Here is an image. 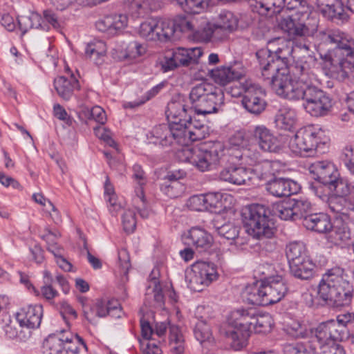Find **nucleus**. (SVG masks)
Returning <instances> with one entry per match:
<instances>
[{"mask_svg": "<svg viewBox=\"0 0 354 354\" xmlns=\"http://www.w3.org/2000/svg\"><path fill=\"white\" fill-rule=\"evenodd\" d=\"M161 191L168 197L175 198L180 196L185 187L179 180L165 181L160 186Z\"/></svg>", "mask_w": 354, "mask_h": 354, "instance_id": "obj_48", "label": "nucleus"}, {"mask_svg": "<svg viewBox=\"0 0 354 354\" xmlns=\"http://www.w3.org/2000/svg\"><path fill=\"white\" fill-rule=\"evenodd\" d=\"M309 171L315 180L326 185L333 183L339 176L335 165L328 161H316L310 164Z\"/></svg>", "mask_w": 354, "mask_h": 354, "instance_id": "obj_20", "label": "nucleus"}, {"mask_svg": "<svg viewBox=\"0 0 354 354\" xmlns=\"http://www.w3.org/2000/svg\"><path fill=\"white\" fill-rule=\"evenodd\" d=\"M64 347V330L59 335H50L44 343L46 354H62Z\"/></svg>", "mask_w": 354, "mask_h": 354, "instance_id": "obj_42", "label": "nucleus"}, {"mask_svg": "<svg viewBox=\"0 0 354 354\" xmlns=\"http://www.w3.org/2000/svg\"><path fill=\"white\" fill-rule=\"evenodd\" d=\"M211 76L214 82L221 86H225L227 84L234 80H241L242 88H252L254 83L251 80L243 77L241 74L236 71L232 67L222 66L212 70Z\"/></svg>", "mask_w": 354, "mask_h": 354, "instance_id": "obj_17", "label": "nucleus"}, {"mask_svg": "<svg viewBox=\"0 0 354 354\" xmlns=\"http://www.w3.org/2000/svg\"><path fill=\"white\" fill-rule=\"evenodd\" d=\"M330 241L337 245H342L351 239V232L348 226L339 221L329 231Z\"/></svg>", "mask_w": 354, "mask_h": 354, "instance_id": "obj_34", "label": "nucleus"}, {"mask_svg": "<svg viewBox=\"0 0 354 354\" xmlns=\"http://www.w3.org/2000/svg\"><path fill=\"white\" fill-rule=\"evenodd\" d=\"M297 120L296 112L287 107L280 109L274 119L278 128L288 131H290L295 127Z\"/></svg>", "mask_w": 354, "mask_h": 354, "instance_id": "obj_31", "label": "nucleus"}, {"mask_svg": "<svg viewBox=\"0 0 354 354\" xmlns=\"http://www.w3.org/2000/svg\"><path fill=\"white\" fill-rule=\"evenodd\" d=\"M252 146H250L243 151H242L241 155L239 157L240 159L245 162L248 165H256L258 164V161L260 158V153L256 149H252Z\"/></svg>", "mask_w": 354, "mask_h": 354, "instance_id": "obj_64", "label": "nucleus"}, {"mask_svg": "<svg viewBox=\"0 0 354 354\" xmlns=\"http://www.w3.org/2000/svg\"><path fill=\"white\" fill-rule=\"evenodd\" d=\"M183 10L190 14H198L206 9L211 0H178Z\"/></svg>", "mask_w": 354, "mask_h": 354, "instance_id": "obj_47", "label": "nucleus"}, {"mask_svg": "<svg viewBox=\"0 0 354 354\" xmlns=\"http://www.w3.org/2000/svg\"><path fill=\"white\" fill-rule=\"evenodd\" d=\"M286 254L288 259L289 265L308 259L306 255L304 244L299 241H293L287 245Z\"/></svg>", "mask_w": 354, "mask_h": 354, "instance_id": "obj_39", "label": "nucleus"}, {"mask_svg": "<svg viewBox=\"0 0 354 354\" xmlns=\"http://www.w3.org/2000/svg\"><path fill=\"white\" fill-rule=\"evenodd\" d=\"M290 200L296 219L301 217L304 218L308 214V212L311 210V204L307 200L295 198Z\"/></svg>", "mask_w": 354, "mask_h": 354, "instance_id": "obj_56", "label": "nucleus"}, {"mask_svg": "<svg viewBox=\"0 0 354 354\" xmlns=\"http://www.w3.org/2000/svg\"><path fill=\"white\" fill-rule=\"evenodd\" d=\"M55 88H79L81 85L79 81L73 76L71 75L70 80H67L63 76L58 77L54 80Z\"/></svg>", "mask_w": 354, "mask_h": 354, "instance_id": "obj_60", "label": "nucleus"}, {"mask_svg": "<svg viewBox=\"0 0 354 354\" xmlns=\"http://www.w3.org/2000/svg\"><path fill=\"white\" fill-rule=\"evenodd\" d=\"M328 186L330 187V189H333L337 195L341 197L346 196L350 194H352L351 185L347 181L339 178V176L333 183H330Z\"/></svg>", "mask_w": 354, "mask_h": 354, "instance_id": "obj_58", "label": "nucleus"}, {"mask_svg": "<svg viewBox=\"0 0 354 354\" xmlns=\"http://www.w3.org/2000/svg\"><path fill=\"white\" fill-rule=\"evenodd\" d=\"M184 244L193 247L201 252L209 249L212 245V236L205 230L200 227H192L182 236Z\"/></svg>", "mask_w": 354, "mask_h": 354, "instance_id": "obj_16", "label": "nucleus"}, {"mask_svg": "<svg viewBox=\"0 0 354 354\" xmlns=\"http://www.w3.org/2000/svg\"><path fill=\"white\" fill-rule=\"evenodd\" d=\"M215 26L218 31L224 30L232 32L237 28L238 19L232 12L229 11L223 12L219 15L218 20Z\"/></svg>", "mask_w": 354, "mask_h": 354, "instance_id": "obj_45", "label": "nucleus"}, {"mask_svg": "<svg viewBox=\"0 0 354 354\" xmlns=\"http://www.w3.org/2000/svg\"><path fill=\"white\" fill-rule=\"evenodd\" d=\"M41 21V16L36 12H30L28 15L18 17V24L23 34L26 33L28 29L39 28Z\"/></svg>", "mask_w": 354, "mask_h": 354, "instance_id": "obj_46", "label": "nucleus"}, {"mask_svg": "<svg viewBox=\"0 0 354 354\" xmlns=\"http://www.w3.org/2000/svg\"><path fill=\"white\" fill-rule=\"evenodd\" d=\"M165 19L171 26V34L170 35V41L178 37L176 35L178 31L180 32H194L196 27L197 21L194 19L183 15H178L172 20Z\"/></svg>", "mask_w": 354, "mask_h": 354, "instance_id": "obj_28", "label": "nucleus"}, {"mask_svg": "<svg viewBox=\"0 0 354 354\" xmlns=\"http://www.w3.org/2000/svg\"><path fill=\"white\" fill-rule=\"evenodd\" d=\"M284 4L285 0H254L251 6L259 15L271 17L273 14L279 12Z\"/></svg>", "mask_w": 354, "mask_h": 354, "instance_id": "obj_30", "label": "nucleus"}, {"mask_svg": "<svg viewBox=\"0 0 354 354\" xmlns=\"http://www.w3.org/2000/svg\"><path fill=\"white\" fill-rule=\"evenodd\" d=\"M324 131L309 126L299 129L289 142L290 150L298 155L310 153L313 155L322 146L326 143L323 138Z\"/></svg>", "mask_w": 354, "mask_h": 354, "instance_id": "obj_8", "label": "nucleus"}, {"mask_svg": "<svg viewBox=\"0 0 354 354\" xmlns=\"http://www.w3.org/2000/svg\"><path fill=\"white\" fill-rule=\"evenodd\" d=\"M158 90H136L134 95L138 97V99L124 103L123 107L124 109H134L138 107L154 97L158 93Z\"/></svg>", "mask_w": 354, "mask_h": 354, "instance_id": "obj_49", "label": "nucleus"}, {"mask_svg": "<svg viewBox=\"0 0 354 354\" xmlns=\"http://www.w3.org/2000/svg\"><path fill=\"white\" fill-rule=\"evenodd\" d=\"M230 143L243 151L250 146V135L245 131H238L230 138Z\"/></svg>", "mask_w": 354, "mask_h": 354, "instance_id": "obj_55", "label": "nucleus"}, {"mask_svg": "<svg viewBox=\"0 0 354 354\" xmlns=\"http://www.w3.org/2000/svg\"><path fill=\"white\" fill-rule=\"evenodd\" d=\"M42 316L43 307L39 304L22 307L16 315L20 326L29 328H38L41 324Z\"/></svg>", "mask_w": 354, "mask_h": 354, "instance_id": "obj_19", "label": "nucleus"}, {"mask_svg": "<svg viewBox=\"0 0 354 354\" xmlns=\"http://www.w3.org/2000/svg\"><path fill=\"white\" fill-rule=\"evenodd\" d=\"M314 268L315 265L309 258L290 264L291 274L301 280H308L313 277Z\"/></svg>", "mask_w": 354, "mask_h": 354, "instance_id": "obj_32", "label": "nucleus"}, {"mask_svg": "<svg viewBox=\"0 0 354 354\" xmlns=\"http://www.w3.org/2000/svg\"><path fill=\"white\" fill-rule=\"evenodd\" d=\"M145 51L146 48L144 46L133 41L127 45L124 51L121 53L122 55L120 56V58L123 59H134L143 55Z\"/></svg>", "mask_w": 354, "mask_h": 354, "instance_id": "obj_51", "label": "nucleus"}, {"mask_svg": "<svg viewBox=\"0 0 354 354\" xmlns=\"http://www.w3.org/2000/svg\"><path fill=\"white\" fill-rule=\"evenodd\" d=\"M264 288L263 281L246 287L245 298L249 304L257 306H267V300L263 294Z\"/></svg>", "mask_w": 354, "mask_h": 354, "instance_id": "obj_35", "label": "nucleus"}, {"mask_svg": "<svg viewBox=\"0 0 354 354\" xmlns=\"http://www.w3.org/2000/svg\"><path fill=\"white\" fill-rule=\"evenodd\" d=\"M220 178L232 184L251 185V179L253 178L250 175L249 168L243 167H228L224 168L220 173Z\"/></svg>", "mask_w": 354, "mask_h": 354, "instance_id": "obj_23", "label": "nucleus"}, {"mask_svg": "<svg viewBox=\"0 0 354 354\" xmlns=\"http://www.w3.org/2000/svg\"><path fill=\"white\" fill-rule=\"evenodd\" d=\"M302 224L306 229L318 233H326L332 229L330 218L324 213L308 214L304 216Z\"/></svg>", "mask_w": 354, "mask_h": 354, "instance_id": "obj_26", "label": "nucleus"}, {"mask_svg": "<svg viewBox=\"0 0 354 354\" xmlns=\"http://www.w3.org/2000/svg\"><path fill=\"white\" fill-rule=\"evenodd\" d=\"M218 273L213 263L198 261L186 271L185 279L188 287L196 292L202 291L211 283L217 280Z\"/></svg>", "mask_w": 354, "mask_h": 354, "instance_id": "obj_9", "label": "nucleus"}, {"mask_svg": "<svg viewBox=\"0 0 354 354\" xmlns=\"http://www.w3.org/2000/svg\"><path fill=\"white\" fill-rule=\"evenodd\" d=\"M252 136L257 141L260 149L266 152H276L280 149L279 141L273 133L265 125L259 124L253 127Z\"/></svg>", "mask_w": 354, "mask_h": 354, "instance_id": "obj_15", "label": "nucleus"}, {"mask_svg": "<svg viewBox=\"0 0 354 354\" xmlns=\"http://www.w3.org/2000/svg\"><path fill=\"white\" fill-rule=\"evenodd\" d=\"M206 90H192L189 100L194 106V111L198 115H207L217 111V107L224 102L223 90H215L204 93Z\"/></svg>", "mask_w": 354, "mask_h": 354, "instance_id": "obj_10", "label": "nucleus"}, {"mask_svg": "<svg viewBox=\"0 0 354 354\" xmlns=\"http://www.w3.org/2000/svg\"><path fill=\"white\" fill-rule=\"evenodd\" d=\"M304 107L315 117L326 115L333 106L332 98L324 90H304Z\"/></svg>", "mask_w": 354, "mask_h": 354, "instance_id": "obj_12", "label": "nucleus"}, {"mask_svg": "<svg viewBox=\"0 0 354 354\" xmlns=\"http://www.w3.org/2000/svg\"><path fill=\"white\" fill-rule=\"evenodd\" d=\"M276 94L281 98L290 101L304 100L306 91L304 90H276Z\"/></svg>", "mask_w": 354, "mask_h": 354, "instance_id": "obj_59", "label": "nucleus"}, {"mask_svg": "<svg viewBox=\"0 0 354 354\" xmlns=\"http://www.w3.org/2000/svg\"><path fill=\"white\" fill-rule=\"evenodd\" d=\"M194 333L196 339L200 342L201 344L206 342H210L212 339L210 328L207 325L206 320L203 319V317L198 319V322L196 324Z\"/></svg>", "mask_w": 354, "mask_h": 354, "instance_id": "obj_50", "label": "nucleus"}, {"mask_svg": "<svg viewBox=\"0 0 354 354\" xmlns=\"http://www.w3.org/2000/svg\"><path fill=\"white\" fill-rule=\"evenodd\" d=\"M202 55L203 50L201 48H178L173 50L171 56L167 58L162 66L165 71L172 70L179 66H187L196 63Z\"/></svg>", "mask_w": 354, "mask_h": 354, "instance_id": "obj_14", "label": "nucleus"}, {"mask_svg": "<svg viewBox=\"0 0 354 354\" xmlns=\"http://www.w3.org/2000/svg\"><path fill=\"white\" fill-rule=\"evenodd\" d=\"M165 19H150L142 22L138 29L139 35L147 41H170L171 29Z\"/></svg>", "mask_w": 354, "mask_h": 354, "instance_id": "obj_11", "label": "nucleus"}, {"mask_svg": "<svg viewBox=\"0 0 354 354\" xmlns=\"http://www.w3.org/2000/svg\"><path fill=\"white\" fill-rule=\"evenodd\" d=\"M153 330V337L156 335L165 340V334L169 329V344L170 351L173 354H182L185 351V339L179 327L171 324L169 321L157 322Z\"/></svg>", "mask_w": 354, "mask_h": 354, "instance_id": "obj_13", "label": "nucleus"}, {"mask_svg": "<svg viewBox=\"0 0 354 354\" xmlns=\"http://www.w3.org/2000/svg\"><path fill=\"white\" fill-rule=\"evenodd\" d=\"M291 200L276 203L272 205V211L274 215L282 220H295V212Z\"/></svg>", "mask_w": 354, "mask_h": 354, "instance_id": "obj_44", "label": "nucleus"}, {"mask_svg": "<svg viewBox=\"0 0 354 354\" xmlns=\"http://www.w3.org/2000/svg\"><path fill=\"white\" fill-rule=\"evenodd\" d=\"M174 128L172 138L163 147L180 145L182 149L177 152L180 160L187 162L201 171H206L214 168L224 155L225 146L219 141L203 143L197 147H188L189 142L204 139L208 135L207 127L199 124L198 127L189 126V129L180 126Z\"/></svg>", "mask_w": 354, "mask_h": 354, "instance_id": "obj_1", "label": "nucleus"}, {"mask_svg": "<svg viewBox=\"0 0 354 354\" xmlns=\"http://www.w3.org/2000/svg\"><path fill=\"white\" fill-rule=\"evenodd\" d=\"M278 26L292 39L299 37L309 36L313 32L303 22L295 20L288 15L281 17L279 20Z\"/></svg>", "mask_w": 354, "mask_h": 354, "instance_id": "obj_22", "label": "nucleus"}, {"mask_svg": "<svg viewBox=\"0 0 354 354\" xmlns=\"http://www.w3.org/2000/svg\"><path fill=\"white\" fill-rule=\"evenodd\" d=\"M82 345L86 348V346L83 339L76 335L64 330V347L62 354H77L79 352V346Z\"/></svg>", "mask_w": 354, "mask_h": 354, "instance_id": "obj_40", "label": "nucleus"}, {"mask_svg": "<svg viewBox=\"0 0 354 354\" xmlns=\"http://www.w3.org/2000/svg\"><path fill=\"white\" fill-rule=\"evenodd\" d=\"M309 341L311 344L317 346L318 351L333 344L326 322L322 323L315 329L311 330L310 339Z\"/></svg>", "mask_w": 354, "mask_h": 354, "instance_id": "obj_33", "label": "nucleus"}, {"mask_svg": "<svg viewBox=\"0 0 354 354\" xmlns=\"http://www.w3.org/2000/svg\"><path fill=\"white\" fill-rule=\"evenodd\" d=\"M133 178L138 183L140 187L136 190V196L143 203L145 201V195L143 192V186L146 184L145 173L139 165H134L133 167Z\"/></svg>", "mask_w": 354, "mask_h": 354, "instance_id": "obj_54", "label": "nucleus"}, {"mask_svg": "<svg viewBox=\"0 0 354 354\" xmlns=\"http://www.w3.org/2000/svg\"><path fill=\"white\" fill-rule=\"evenodd\" d=\"M218 30L216 28L215 24L212 25L206 23V24L201 28L196 24L194 35L196 39L208 42L211 40L213 36L216 37L218 32Z\"/></svg>", "mask_w": 354, "mask_h": 354, "instance_id": "obj_53", "label": "nucleus"}, {"mask_svg": "<svg viewBox=\"0 0 354 354\" xmlns=\"http://www.w3.org/2000/svg\"><path fill=\"white\" fill-rule=\"evenodd\" d=\"M326 324L333 344H337V342H341L346 337L348 330L344 329L342 325L335 320H330L326 322Z\"/></svg>", "mask_w": 354, "mask_h": 354, "instance_id": "obj_52", "label": "nucleus"}, {"mask_svg": "<svg viewBox=\"0 0 354 354\" xmlns=\"http://www.w3.org/2000/svg\"><path fill=\"white\" fill-rule=\"evenodd\" d=\"M292 53L290 41L276 38L268 43V48L261 49L256 55L261 66L262 76L278 88L289 86L290 80L288 75V58Z\"/></svg>", "mask_w": 354, "mask_h": 354, "instance_id": "obj_2", "label": "nucleus"}, {"mask_svg": "<svg viewBox=\"0 0 354 354\" xmlns=\"http://www.w3.org/2000/svg\"><path fill=\"white\" fill-rule=\"evenodd\" d=\"M263 283L267 305L279 301L288 291L286 283L281 276L270 277Z\"/></svg>", "mask_w": 354, "mask_h": 354, "instance_id": "obj_18", "label": "nucleus"}, {"mask_svg": "<svg viewBox=\"0 0 354 354\" xmlns=\"http://www.w3.org/2000/svg\"><path fill=\"white\" fill-rule=\"evenodd\" d=\"M328 41L335 47L326 55L324 69L330 76L341 73V77H347L354 71V39L338 32L328 35Z\"/></svg>", "mask_w": 354, "mask_h": 354, "instance_id": "obj_3", "label": "nucleus"}, {"mask_svg": "<svg viewBox=\"0 0 354 354\" xmlns=\"http://www.w3.org/2000/svg\"><path fill=\"white\" fill-rule=\"evenodd\" d=\"M256 313L252 308L236 309L230 313L227 325L221 328V333L231 340L234 350L246 346Z\"/></svg>", "mask_w": 354, "mask_h": 354, "instance_id": "obj_5", "label": "nucleus"}, {"mask_svg": "<svg viewBox=\"0 0 354 354\" xmlns=\"http://www.w3.org/2000/svg\"><path fill=\"white\" fill-rule=\"evenodd\" d=\"M159 274L158 270H153L151 274L150 278L151 279V282L153 284V292H154V301L156 302V305L158 307L161 308L164 304V295L162 292V290L160 288V285L158 279H156V276Z\"/></svg>", "mask_w": 354, "mask_h": 354, "instance_id": "obj_57", "label": "nucleus"}, {"mask_svg": "<svg viewBox=\"0 0 354 354\" xmlns=\"http://www.w3.org/2000/svg\"><path fill=\"white\" fill-rule=\"evenodd\" d=\"M213 227L219 236L227 240L235 241L236 244L241 243L239 241L240 228L234 223H227L221 225L218 221L214 220Z\"/></svg>", "mask_w": 354, "mask_h": 354, "instance_id": "obj_38", "label": "nucleus"}, {"mask_svg": "<svg viewBox=\"0 0 354 354\" xmlns=\"http://www.w3.org/2000/svg\"><path fill=\"white\" fill-rule=\"evenodd\" d=\"M153 0H132L130 10L132 17L141 18L154 9Z\"/></svg>", "mask_w": 354, "mask_h": 354, "instance_id": "obj_41", "label": "nucleus"}, {"mask_svg": "<svg viewBox=\"0 0 354 354\" xmlns=\"http://www.w3.org/2000/svg\"><path fill=\"white\" fill-rule=\"evenodd\" d=\"M319 11L331 20L337 19L342 22L346 21L348 15L342 6V0H317Z\"/></svg>", "mask_w": 354, "mask_h": 354, "instance_id": "obj_24", "label": "nucleus"}, {"mask_svg": "<svg viewBox=\"0 0 354 354\" xmlns=\"http://www.w3.org/2000/svg\"><path fill=\"white\" fill-rule=\"evenodd\" d=\"M106 44L100 40H94L86 46L85 53L97 65L101 64L106 54Z\"/></svg>", "mask_w": 354, "mask_h": 354, "instance_id": "obj_37", "label": "nucleus"}, {"mask_svg": "<svg viewBox=\"0 0 354 354\" xmlns=\"http://www.w3.org/2000/svg\"><path fill=\"white\" fill-rule=\"evenodd\" d=\"M244 91L245 94L241 100L243 106L252 113H261L266 106L265 100L257 95L256 90H244Z\"/></svg>", "mask_w": 354, "mask_h": 354, "instance_id": "obj_29", "label": "nucleus"}, {"mask_svg": "<svg viewBox=\"0 0 354 354\" xmlns=\"http://www.w3.org/2000/svg\"><path fill=\"white\" fill-rule=\"evenodd\" d=\"M124 230L127 233L133 232L136 226V214L131 209H127L122 215Z\"/></svg>", "mask_w": 354, "mask_h": 354, "instance_id": "obj_62", "label": "nucleus"}, {"mask_svg": "<svg viewBox=\"0 0 354 354\" xmlns=\"http://www.w3.org/2000/svg\"><path fill=\"white\" fill-rule=\"evenodd\" d=\"M290 354H319L318 348L310 341L306 344H297L290 350Z\"/></svg>", "mask_w": 354, "mask_h": 354, "instance_id": "obj_61", "label": "nucleus"}, {"mask_svg": "<svg viewBox=\"0 0 354 354\" xmlns=\"http://www.w3.org/2000/svg\"><path fill=\"white\" fill-rule=\"evenodd\" d=\"M193 112L192 109H187L185 104L184 96L178 94L174 99L168 103L166 115L169 124H162L156 126L151 131L152 136L156 139V142L162 145L167 142L168 138H172L174 128L180 126L183 127V123L187 121L191 113Z\"/></svg>", "mask_w": 354, "mask_h": 354, "instance_id": "obj_6", "label": "nucleus"}, {"mask_svg": "<svg viewBox=\"0 0 354 354\" xmlns=\"http://www.w3.org/2000/svg\"><path fill=\"white\" fill-rule=\"evenodd\" d=\"M273 324V320L270 314L258 315L256 313L252 329L256 333L266 334L271 331Z\"/></svg>", "mask_w": 354, "mask_h": 354, "instance_id": "obj_43", "label": "nucleus"}, {"mask_svg": "<svg viewBox=\"0 0 354 354\" xmlns=\"http://www.w3.org/2000/svg\"><path fill=\"white\" fill-rule=\"evenodd\" d=\"M204 194L194 195L187 201V207L193 211L201 212L206 210Z\"/></svg>", "mask_w": 354, "mask_h": 354, "instance_id": "obj_63", "label": "nucleus"}, {"mask_svg": "<svg viewBox=\"0 0 354 354\" xmlns=\"http://www.w3.org/2000/svg\"><path fill=\"white\" fill-rule=\"evenodd\" d=\"M141 334L142 339L140 340V346L145 354H161L162 350L155 342L153 337V330L149 322L144 317L140 319Z\"/></svg>", "mask_w": 354, "mask_h": 354, "instance_id": "obj_27", "label": "nucleus"}, {"mask_svg": "<svg viewBox=\"0 0 354 354\" xmlns=\"http://www.w3.org/2000/svg\"><path fill=\"white\" fill-rule=\"evenodd\" d=\"M242 216L246 232L253 238L261 240L274 237L276 227L263 205L253 204L245 207Z\"/></svg>", "mask_w": 354, "mask_h": 354, "instance_id": "obj_7", "label": "nucleus"}, {"mask_svg": "<svg viewBox=\"0 0 354 354\" xmlns=\"http://www.w3.org/2000/svg\"><path fill=\"white\" fill-rule=\"evenodd\" d=\"M278 164L276 162L264 160L256 164L252 168H249L250 175L254 178L251 179V185L257 184L258 181L272 180L277 171Z\"/></svg>", "mask_w": 354, "mask_h": 354, "instance_id": "obj_25", "label": "nucleus"}, {"mask_svg": "<svg viewBox=\"0 0 354 354\" xmlns=\"http://www.w3.org/2000/svg\"><path fill=\"white\" fill-rule=\"evenodd\" d=\"M95 308L97 317H104L108 315L113 317H120V306L118 300H97Z\"/></svg>", "mask_w": 354, "mask_h": 354, "instance_id": "obj_36", "label": "nucleus"}, {"mask_svg": "<svg viewBox=\"0 0 354 354\" xmlns=\"http://www.w3.org/2000/svg\"><path fill=\"white\" fill-rule=\"evenodd\" d=\"M266 189L272 196L280 198L296 194L299 185L290 179L274 178L266 183Z\"/></svg>", "mask_w": 354, "mask_h": 354, "instance_id": "obj_21", "label": "nucleus"}, {"mask_svg": "<svg viewBox=\"0 0 354 354\" xmlns=\"http://www.w3.org/2000/svg\"><path fill=\"white\" fill-rule=\"evenodd\" d=\"M317 295L328 305L339 307L350 304L353 287L345 279L344 270L335 267L323 274L317 287Z\"/></svg>", "mask_w": 354, "mask_h": 354, "instance_id": "obj_4", "label": "nucleus"}]
</instances>
